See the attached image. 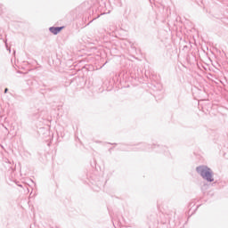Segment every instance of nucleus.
Listing matches in <instances>:
<instances>
[{"instance_id": "nucleus-1", "label": "nucleus", "mask_w": 228, "mask_h": 228, "mask_svg": "<svg viewBox=\"0 0 228 228\" xmlns=\"http://www.w3.org/2000/svg\"><path fill=\"white\" fill-rule=\"evenodd\" d=\"M197 172L200 174L203 179L209 181V183H213V171L211 168L208 167L207 166H200L196 168Z\"/></svg>"}, {"instance_id": "nucleus-2", "label": "nucleus", "mask_w": 228, "mask_h": 228, "mask_svg": "<svg viewBox=\"0 0 228 228\" xmlns=\"http://www.w3.org/2000/svg\"><path fill=\"white\" fill-rule=\"evenodd\" d=\"M189 207L191 208L189 211H192V212H191V215H193V213H195V211H197V209H199V208H200V204H198V205L195 207V202L191 201V202L189 204Z\"/></svg>"}, {"instance_id": "nucleus-3", "label": "nucleus", "mask_w": 228, "mask_h": 228, "mask_svg": "<svg viewBox=\"0 0 228 228\" xmlns=\"http://www.w3.org/2000/svg\"><path fill=\"white\" fill-rule=\"evenodd\" d=\"M61 29H63V27H52V28H50V31L53 35H58V33H60V31H61Z\"/></svg>"}, {"instance_id": "nucleus-4", "label": "nucleus", "mask_w": 228, "mask_h": 228, "mask_svg": "<svg viewBox=\"0 0 228 228\" xmlns=\"http://www.w3.org/2000/svg\"><path fill=\"white\" fill-rule=\"evenodd\" d=\"M158 216V215H156V214H153V215H151V216H150V220L151 221V222H156V217Z\"/></svg>"}, {"instance_id": "nucleus-5", "label": "nucleus", "mask_w": 228, "mask_h": 228, "mask_svg": "<svg viewBox=\"0 0 228 228\" xmlns=\"http://www.w3.org/2000/svg\"><path fill=\"white\" fill-rule=\"evenodd\" d=\"M6 92H8V88H5V90H4V94H6Z\"/></svg>"}]
</instances>
